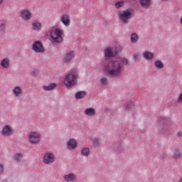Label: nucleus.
<instances>
[{
    "instance_id": "f257e3e1",
    "label": "nucleus",
    "mask_w": 182,
    "mask_h": 182,
    "mask_svg": "<svg viewBox=\"0 0 182 182\" xmlns=\"http://www.w3.org/2000/svg\"><path fill=\"white\" fill-rule=\"evenodd\" d=\"M122 63V65H128L129 60L125 58H119L112 60L105 66V70L111 77H120L122 72H123Z\"/></svg>"
},
{
    "instance_id": "f03ea898",
    "label": "nucleus",
    "mask_w": 182,
    "mask_h": 182,
    "mask_svg": "<svg viewBox=\"0 0 182 182\" xmlns=\"http://www.w3.org/2000/svg\"><path fill=\"white\" fill-rule=\"evenodd\" d=\"M77 79H79V72L77 70L73 69L65 75L63 84L66 87H72L76 85Z\"/></svg>"
},
{
    "instance_id": "7ed1b4c3",
    "label": "nucleus",
    "mask_w": 182,
    "mask_h": 182,
    "mask_svg": "<svg viewBox=\"0 0 182 182\" xmlns=\"http://www.w3.org/2000/svg\"><path fill=\"white\" fill-rule=\"evenodd\" d=\"M48 35L50 38H51V41L53 43H61V42L63 41L65 32L63 30L59 28L53 27L48 31Z\"/></svg>"
},
{
    "instance_id": "20e7f679",
    "label": "nucleus",
    "mask_w": 182,
    "mask_h": 182,
    "mask_svg": "<svg viewBox=\"0 0 182 182\" xmlns=\"http://www.w3.org/2000/svg\"><path fill=\"white\" fill-rule=\"evenodd\" d=\"M28 140L31 144H39L42 140V135L36 131L31 132L28 135Z\"/></svg>"
},
{
    "instance_id": "39448f33",
    "label": "nucleus",
    "mask_w": 182,
    "mask_h": 182,
    "mask_svg": "<svg viewBox=\"0 0 182 182\" xmlns=\"http://www.w3.org/2000/svg\"><path fill=\"white\" fill-rule=\"evenodd\" d=\"M119 16L124 23H127L129 22V19H132V18H133L132 16V9H127V11H121Z\"/></svg>"
},
{
    "instance_id": "423d86ee",
    "label": "nucleus",
    "mask_w": 182,
    "mask_h": 182,
    "mask_svg": "<svg viewBox=\"0 0 182 182\" xmlns=\"http://www.w3.org/2000/svg\"><path fill=\"white\" fill-rule=\"evenodd\" d=\"M167 118L162 117L159 120V133L161 134L166 133L167 132Z\"/></svg>"
},
{
    "instance_id": "0eeeda50",
    "label": "nucleus",
    "mask_w": 182,
    "mask_h": 182,
    "mask_svg": "<svg viewBox=\"0 0 182 182\" xmlns=\"http://www.w3.org/2000/svg\"><path fill=\"white\" fill-rule=\"evenodd\" d=\"M32 50L36 53H44L45 48L41 41H36L31 47Z\"/></svg>"
},
{
    "instance_id": "6e6552de",
    "label": "nucleus",
    "mask_w": 182,
    "mask_h": 182,
    "mask_svg": "<svg viewBox=\"0 0 182 182\" xmlns=\"http://www.w3.org/2000/svg\"><path fill=\"white\" fill-rule=\"evenodd\" d=\"M55 155L52 152H46L44 155L43 163L45 164H52V163H55Z\"/></svg>"
},
{
    "instance_id": "1a4fd4ad",
    "label": "nucleus",
    "mask_w": 182,
    "mask_h": 182,
    "mask_svg": "<svg viewBox=\"0 0 182 182\" xmlns=\"http://www.w3.org/2000/svg\"><path fill=\"white\" fill-rule=\"evenodd\" d=\"M21 16L23 21H29L32 18V11L28 9H24L21 11Z\"/></svg>"
},
{
    "instance_id": "9d476101",
    "label": "nucleus",
    "mask_w": 182,
    "mask_h": 182,
    "mask_svg": "<svg viewBox=\"0 0 182 182\" xmlns=\"http://www.w3.org/2000/svg\"><path fill=\"white\" fill-rule=\"evenodd\" d=\"M117 55V53L112 47H107L105 50V58H113Z\"/></svg>"
},
{
    "instance_id": "9b49d317",
    "label": "nucleus",
    "mask_w": 182,
    "mask_h": 182,
    "mask_svg": "<svg viewBox=\"0 0 182 182\" xmlns=\"http://www.w3.org/2000/svg\"><path fill=\"white\" fill-rule=\"evenodd\" d=\"M60 22L65 26H70V16L68 14H63L60 16Z\"/></svg>"
},
{
    "instance_id": "f8f14e48",
    "label": "nucleus",
    "mask_w": 182,
    "mask_h": 182,
    "mask_svg": "<svg viewBox=\"0 0 182 182\" xmlns=\"http://www.w3.org/2000/svg\"><path fill=\"white\" fill-rule=\"evenodd\" d=\"M1 134L4 136V137H8V136H11V134H12V127L9 125L4 126L1 131Z\"/></svg>"
},
{
    "instance_id": "ddd939ff",
    "label": "nucleus",
    "mask_w": 182,
    "mask_h": 182,
    "mask_svg": "<svg viewBox=\"0 0 182 182\" xmlns=\"http://www.w3.org/2000/svg\"><path fill=\"white\" fill-rule=\"evenodd\" d=\"M75 51L68 52L65 57V63H70L72 62V60L75 58Z\"/></svg>"
},
{
    "instance_id": "4468645a",
    "label": "nucleus",
    "mask_w": 182,
    "mask_h": 182,
    "mask_svg": "<svg viewBox=\"0 0 182 182\" xmlns=\"http://www.w3.org/2000/svg\"><path fill=\"white\" fill-rule=\"evenodd\" d=\"M68 147L70 150H75L76 147H77V142L76 141V139H71L68 141Z\"/></svg>"
},
{
    "instance_id": "2eb2a0df",
    "label": "nucleus",
    "mask_w": 182,
    "mask_h": 182,
    "mask_svg": "<svg viewBox=\"0 0 182 182\" xmlns=\"http://www.w3.org/2000/svg\"><path fill=\"white\" fill-rule=\"evenodd\" d=\"M63 178L66 182L76 181V176L73 173H68L64 176Z\"/></svg>"
},
{
    "instance_id": "dca6fc26",
    "label": "nucleus",
    "mask_w": 182,
    "mask_h": 182,
    "mask_svg": "<svg viewBox=\"0 0 182 182\" xmlns=\"http://www.w3.org/2000/svg\"><path fill=\"white\" fill-rule=\"evenodd\" d=\"M13 93L16 96V97H19L22 96L23 91H22V87L17 86L13 89Z\"/></svg>"
},
{
    "instance_id": "f3484780",
    "label": "nucleus",
    "mask_w": 182,
    "mask_h": 182,
    "mask_svg": "<svg viewBox=\"0 0 182 182\" xmlns=\"http://www.w3.org/2000/svg\"><path fill=\"white\" fill-rule=\"evenodd\" d=\"M143 56L146 60H150L154 58V53L150 52V51H145L143 53Z\"/></svg>"
},
{
    "instance_id": "a211bd4d",
    "label": "nucleus",
    "mask_w": 182,
    "mask_h": 182,
    "mask_svg": "<svg viewBox=\"0 0 182 182\" xmlns=\"http://www.w3.org/2000/svg\"><path fill=\"white\" fill-rule=\"evenodd\" d=\"M85 114L90 117L95 116L96 114V109L95 108H87L85 111Z\"/></svg>"
},
{
    "instance_id": "6ab92c4d",
    "label": "nucleus",
    "mask_w": 182,
    "mask_h": 182,
    "mask_svg": "<svg viewBox=\"0 0 182 182\" xmlns=\"http://www.w3.org/2000/svg\"><path fill=\"white\" fill-rule=\"evenodd\" d=\"M33 28L34 31H41V29H42V24L39 21H35L33 23Z\"/></svg>"
},
{
    "instance_id": "aec40b11",
    "label": "nucleus",
    "mask_w": 182,
    "mask_h": 182,
    "mask_svg": "<svg viewBox=\"0 0 182 182\" xmlns=\"http://www.w3.org/2000/svg\"><path fill=\"white\" fill-rule=\"evenodd\" d=\"M81 154L85 157H88L90 155V150L87 147H84L81 150Z\"/></svg>"
},
{
    "instance_id": "412c9836",
    "label": "nucleus",
    "mask_w": 182,
    "mask_h": 182,
    "mask_svg": "<svg viewBox=\"0 0 182 182\" xmlns=\"http://www.w3.org/2000/svg\"><path fill=\"white\" fill-rule=\"evenodd\" d=\"M1 65L6 69L9 68V58L3 59L1 62Z\"/></svg>"
},
{
    "instance_id": "4be33fe9",
    "label": "nucleus",
    "mask_w": 182,
    "mask_h": 182,
    "mask_svg": "<svg viewBox=\"0 0 182 182\" xmlns=\"http://www.w3.org/2000/svg\"><path fill=\"white\" fill-rule=\"evenodd\" d=\"M173 159H182V154L180 153V151H178V149H174L173 151Z\"/></svg>"
},
{
    "instance_id": "5701e85b",
    "label": "nucleus",
    "mask_w": 182,
    "mask_h": 182,
    "mask_svg": "<svg viewBox=\"0 0 182 182\" xmlns=\"http://www.w3.org/2000/svg\"><path fill=\"white\" fill-rule=\"evenodd\" d=\"M55 87H56V84L52 83V84H50L48 86L44 85L43 87V89L48 92L49 90H53V89H55Z\"/></svg>"
},
{
    "instance_id": "b1692460",
    "label": "nucleus",
    "mask_w": 182,
    "mask_h": 182,
    "mask_svg": "<svg viewBox=\"0 0 182 182\" xmlns=\"http://www.w3.org/2000/svg\"><path fill=\"white\" fill-rule=\"evenodd\" d=\"M83 97H86V92L80 91L75 94V99H83Z\"/></svg>"
},
{
    "instance_id": "393cba45",
    "label": "nucleus",
    "mask_w": 182,
    "mask_h": 182,
    "mask_svg": "<svg viewBox=\"0 0 182 182\" xmlns=\"http://www.w3.org/2000/svg\"><path fill=\"white\" fill-rule=\"evenodd\" d=\"M131 41L132 43H137L139 42V36L134 33L131 35Z\"/></svg>"
},
{
    "instance_id": "a878e982",
    "label": "nucleus",
    "mask_w": 182,
    "mask_h": 182,
    "mask_svg": "<svg viewBox=\"0 0 182 182\" xmlns=\"http://www.w3.org/2000/svg\"><path fill=\"white\" fill-rule=\"evenodd\" d=\"M140 4L143 8H149L150 6V0H140Z\"/></svg>"
},
{
    "instance_id": "bb28decb",
    "label": "nucleus",
    "mask_w": 182,
    "mask_h": 182,
    "mask_svg": "<svg viewBox=\"0 0 182 182\" xmlns=\"http://www.w3.org/2000/svg\"><path fill=\"white\" fill-rule=\"evenodd\" d=\"M155 68L157 69H163L164 68V64L160 60L155 61Z\"/></svg>"
},
{
    "instance_id": "cd10ccee",
    "label": "nucleus",
    "mask_w": 182,
    "mask_h": 182,
    "mask_svg": "<svg viewBox=\"0 0 182 182\" xmlns=\"http://www.w3.org/2000/svg\"><path fill=\"white\" fill-rule=\"evenodd\" d=\"M23 157V155H22V154H16V155H14V159L15 160V161H21Z\"/></svg>"
},
{
    "instance_id": "c85d7f7f",
    "label": "nucleus",
    "mask_w": 182,
    "mask_h": 182,
    "mask_svg": "<svg viewBox=\"0 0 182 182\" xmlns=\"http://www.w3.org/2000/svg\"><path fill=\"white\" fill-rule=\"evenodd\" d=\"M6 31V27L5 26V23L0 24V33H1V35L5 34Z\"/></svg>"
},
{
    "instance_id": "c756f323",
    "label": "nucleus",
    "mask_w": 182,
    "mask_h": 182,
    "mask_svg": "<svg viewBox=\"0 0 182 182\" xmlns=\"http://www.w3.org/2000/svg\"><path fill=\"white\" fill-rule=\"evenodd\" d=\"M124 5V1H118V2L115 3L114 6H115V8H117V9H119L122 8V6H123Z\"/></svg>"
},
{
    "instance_id": "7c9ffc66",
    "label": "nucleus",
    "mask_w": 182,
    "mask_h": 182,
    "mask_svg": "<svg viewBox=\"0 0 182 182\" xmlns=\"http://www.w3.org/2000/svg\"><path fill=\"white\" fill-rule=\"evenodd\" d=\"M100 82H101L102 85H104L105 86H106V85H107V78L102 77L100 79Z\"/></svg>"
},
{
    "instance_id": "2f4dec72",
    "label": "nucleus",
    "mask_w": 182,
    "mask_h": 182,
    "mask_svg": "<svg viewBox=\"0 0 182 182\" xmlns=\"http://www.w3.org/2000/svg\"><path fill=\"white\" fill-rule=\"evenodd\" d=\"M94 146L95 147H99V146H100V141L97 139L94 140Z\"/></svg>"
},
{
    "instance_id": "473e14b6",
    "label": "nucleus",
    "mask_w": 182,
    "mask_h": 182,
    "mask_svg": "<svg viewBox=\"0 0 182 182\" xmlns=\"http://www.w3.org/2000/svg\"><path fill=\"white\" fill-rule=\"evenodd\" d=\"M134 105L132 103V105L127 104V105L124 106L125 110H129V109H132Z\"/></svg>"
},
{
    "instance_id": "72a5a7b5",
    "label": "nucleus",
    "mask_w": 182,
    "mask_h": 182,
    "mask_svg": "<svg viewBox=\"0 0 182 182\" xmlns=\"http://www.w3.org/2000/svg\"><path fill=\"white\" fill-rule=\"evenodd\" d=\"M177 101L178 103H180L181 105H182V92L179 94Z\"/></svg>"
},
{
    "instance_id": "f704fd0d",
    "label": "nucleus",
    "mask_w": 182,
    "mask_h": 182,
    "mask_svg": "<svg viewBox=\"0 0 182 182\" xmlns=\"http://www.w3.org/2000/svg\"><path fill=\"white\" fill-rule=\"evenodd\" d=\"M32 75L33 76H38V75H39V71L38 70H33L32 73H31Z\"/></svg>"
},
{
    "instance_id": "c9c22d12",
    "label": "nucleus",
    "mask_w": 182,
    "mask_h": 182,
    "mask_svg": "<svg viewBox=\"0 0 182 182\" xmlns=\"http://www.w3.org/2000/svg\"><path fill=\"white\" fill-rule=\"evenodd\" d=\"M4 164H0V174H2V173H4Z\"/></svg>"
},
{
    "instance_id": "e433bc0d",
    "label": "nucleus",
    "mask_w": 182,
    "mask_h": 182,
    "mask_svg": "<svg viewBox=\"0 0 182 182\" xmlns=\"http://www.w3.org/2000/svg\"><path fill=\"white\" fill-rule=\"evenodd\" d=\"M134 59L135 60H137V59H139V55H137L136 53L134 54V56H133Z\"/></svg>"
},
{
    "instance_id": "4c0bfd02",
    "label": "nucleus",
    "mask_w": 182,
    "mask_h": 182,
    "mask_svg": "<svg viewBox=\"0 0 182 182\" xmlns=\"http://www.w3.org/2000/svg\"><path fill=\"white\" fill-rule=\"evenodd\" d=\"M166 154H163L161 155V159H166Z\"/></svg>"
},
{
    "instance_id": "58836bf2",
    "label": "nucleus",
    "mask_w": 182,
    "mask_h": 182,
    "mask_svg": "<svg viewBox=\"0 0 182 182\" xmlns=\"http://www.w3.org/2000/svg\"><path fill=\"white\" fill-rule=\"evenodd\" d=\"M177 135L178 136V137H182V132H179Z\"/></svg>"
},
{
    "instance_id": "ea45409f",
    "label": "nucleus",
    "mask_w": 182,
    "mask_h": 182,
    "mask_svg": "<svg viewBox=\"0 0 182 182\" xmlns=\"http://www.w3.org/2000/svg\"><path fill=\"white\" fill-rule=\"evenodd\" d=\"M179 22H180L181 25L182 26V15L181 16Z\"/></svg>"
},
{
    "instance_id": "a19ab883",
    "label": "nucleus",
    "mask_w": 182,
    "mask_h": 182,
    "mask_svg": "<svg viewBox=\"0 0 182 182\" xmlns=\"http://www.w3.org/2000/svg\"><path fill=\"white\" fill-rule=\"evenodd\" d=\"M2 2H4V0H0V6L2 5Z\"/></svg>"
},
{
    "instance_id": "79ce46f5",
    "label": "nucleus",
    "mask_w": 182,
    "mask_h": 182,
    "mask_svg": "<svg viewBox=\"0 0 182 182\" xmlns=\"http://www.w3.org/2000/svg\"><path fill=\"white\" fill-rule=\"evenodd\" d=\"M179 182H182V177L181 178Z\"/></svg>"
}]
</instances>
